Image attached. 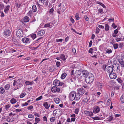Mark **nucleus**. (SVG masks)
I'll use <instances>...</instances> for the list:
<instances>
[{
    "mask_svg": "<svg viewBox=\"0 0 124 124\" xmlns=\"http://www.w3.org/2000/svg\"><path fill=\"white\" fill-rule=\"evenodd\" d=\"M94 79L93 75L91 73H89L87 76L86 77L85 80L86 83L90 84L93 81Z\"/></svg>",
    "mask_w": 124,
    "mask_h": 124,
    "instance_id": "nucleus-1",
    "label": "nucleus"
},
{
    "mask_svg": "<svg viewBox=\"0 0 124 124\" xmlns=\"http://www.w3.org/2000/svg\"><path fill=\"white\" fill-rule=\"evenodd\" d=\"M14 82L13 84V85L15 86L16 85L17 86H18L17 87V89H19L20 88L23 86V85L21 83L22 81L21 80L18 79L16 80H14Z\"/></svg>",
    "mask_w": 124,
    "mask_h": 124,
    "instance_id": "nucleus-2",
    "label": "nucleus"
},
{
    "mask_svg": "<svg viewBox=\"0 0 124 124\" xmlns=\"http://www.w3.org/2000/svg\"><path fill=\"white\" fill-rule=\"evenodd\" d=\"M53 115L54 116H60L62 114V112L60 109H57L54 110L53 111Z\"/></svg>",
    "mask_w": 124,
    "mask_h": 124,
    "instance_id": "nucleus-3",
    "label": "nucleus"
},
{
    "mask_svg": "<svg viewBox=\"0 0 124 124\" xmlns=\"http://www.w3.org/2000/svg\"><path fill=\"white\" fill-rule=\"evenodd\" d=\"M76 95V92L75 91H72L70 92L69 96V100L72 101L74 100Z\"/></svg>",
    "mask_w": 124,
    "mask_h": 124,
    "instance_id": "nucleus-4",
    "label": "nucleus"
},
{
    "mask_svg": "<svg viewBox=\"0 0 124 124\" xmlns=\"http://www.w3.org/2000/svg\"><path fill=\"white\" fill-rule=\"evenodd\" d=\"M17 36L19 37H21L23 36V31L21 29L18 30L16 32Z\"/></svg>",
    "mask_w": 124,
    "mask_h": 124,
    "instance_id": "nucleus-5",
    "label": "nucleus"
},
{
    "mask_svg": "<svg viewBox=\"0 0 124 124\" xmlns=\"http://www.w3.org/2000/svg\"><path fill=\"white\" fill-rule=\"evenodd\" d=\"M60 90V88H58L56 86H53L51 88V91L53 93H55L56 92H59Z\"/></svg>",
    "mask_w": 124,
    "mask_h": 124,
    "instance_id": "nucleus-6",
    "label": "nucleus"
},
{
    "mask_svg": "<svg viewBox=\"0 0 124 124\" xmlns=\"http://www.w3.org/2000/svg\"><path fill=\"white\" fill-rule=\"evenodd\" d=\"M84 113L86 116H93V112L91 111L85 110L84 112Z\"/></svg>",
    "mask_w": 124,
    "mask_h": 124,
    "instance_id": "nucleus-7",
    "label": "nucleus"
},
{
    "mask_svg": "<svg viewBox=\"0 0 124 124\" xmlns=\"http://www.w3.org/2000/svg\"><path fill=\"white\" fill-rule=\"evenodd\" d=\"M89 73H88L87 71L86 70H83L82 72L81 73L80 75H81L83 76L84 77H85V79L86 77L88 75V74Z\"/></svg>",
    "mask_w": 124,
    "mask_h": 124,
    "instance_id": "nucleus-8",
    "label": "nucleus"
},
{
    "mask_svg": "<svg viewBox=\"0 0 124 124\" xmlns=\"http://www.w3.org/2000/svg\"><path fill=\"white\" fill-rule=\"evenodd\" d=\"M77 91L78 93L81 95L85 93V90L82 88L78 89Z\"/></svg>",
    "mask_w": 124,
    "mask_h": 124,
    "instance_id": "nucleus-9",
    "label": "nucleus"
},
{
    "mask_svg": "<svg viewBox=\"0 0 124 124\" xmlns=\"http://www.w3.org/2000/svg\"><path fill=\"white\" fill-rule=\"evenodd\" d=\"M43 105L45 108L46 109H48L49 107H50V102H46L44 103L43 104Z\"/></svg>",
    "mask_w": 124,
    "mask_h": 124,
    "instance_id": "nucleus-10",
    "label": "nucleus"
},
{
    "mask_svg": "<svg viewBox=\"0 0 124 124\" xmlns=\"http://www.w3.org/2000/svg\"><path fill=\"white\" fill-rule=\"evenodd\" d=\"M100 108L99 107L97 106H96L93 109V112L95 114L98 113L100 111Z\"/></svg>",
    "mask_w": 124,
    "mask_h": 124,
    "instance_id": "nucleus-11",
    "label": "nucleus"
},
{
    "mask_svg": "<svg viewBox=\"0 0 124 124\" xmlns=\"http://www.w3.org/2000/svg\"><path fill=\"white\" fill-rule=\"evenodd\" d=\"M22 40L24 43H30V39L29 38L26 37L23 38L22 39Z\"/></svg>",
    "mask_w": 124,
    "mask_h": 124,
    "instance_id": "nucleus-12",
    "label": "nucleus"
},
{
    "mask_svg": "<svg viewBox=\"0 0 124 124\" xmlns=\"http://www.w3.org/2000/svg\"><path fill=\"white\" fill-rule=\"evenodd\" d=\"M109 76L111 79H115L116 77V75L114 73H111L109 75Z\"/></svg>",
    "mask_w": 124,
    "mask_h": 124,
    "instance_id": "nucleus-13",
    "label": "nucleus"
},
{
    "mask_svg": "<svg viewBox=\"0 0 124 124\" xmlns=\"http://www.w3.org/2000/svg\"><path fill=\"white\" fill-rule=\"evenodd\" d=\"M107 72L109 73H112V72L113 71V68L110 66H109L107 67Z\"/></svg>",
    "mask_w": 124,
    "mask_h": 124,
    "instance_id": "nucleus-14",
    "label": "nucleus"
},
{
    "mask_svg": "<svg viewBox=\"0 0 124 124\" xmlns=\"http://www.w3.org/2000/svg\"><path fill=\"white\" fill-rule=\"evenodd\" d=\"M45 32L44 30H41L37 33V35L39 36H42L45 34Z\"/></svg>",
    "mask_w": 124,
    "mask_h": 124,
    "instance_id": "nucleus-15",
    "label": "nucleus"
},
{
    "mask_svg": "<svg viewBox=\"0 0 124 124\" xmlns=\"http://www.w3.org/2000/svg\"><path fill=\"white\" fill-rule=\"evenodd\" d=\"M118 61L119 63L120 64L121 67L124 68V61L122 59H118Z\"/></svg>",
    "mask_w": 124,
    "mask_h": 124,
    "instance_id": "nucleus-16",
    "label": "nucleus"
},
{
    "mask_svg": "<svg viewBox=\"0 0 124 124\" xmlns=\"http://www.w3.org/2000/svg\"><path fill=\"white\" fill-rule=\"evenodd\" d=\"M4 33L5 35L8 36L10 34V31L8 30H5L4 32Z\"/></svg>",
    "mask_w": 124,
    "mask_h": 124,
    "instance_id": "nucleus-17",
    "label": "nucleus"
},
{
    "mask_svg": "<svg viewBox=\"0 0 124 124\" xmlns=\"http://www.w3.org/2000/svg\"><path fill=\"white\" fill-rule=\"evenodd\" d=\"M75 80V77H73L72 78L69 79H68V81L69 83L71 84L74 83Z\"/></svg>",
    "mask_w": 124,
    "mask_h": 124,
    "instance_id": "nucleus-18",
    "label": "nucleus"
},
{
    "mask_svg": "<svg viewBox=\"0 0 124 124\" xmlns=\"http://www.w3.org/2000/svg\"><path fill=\"white\" fill-rule=\"evenodd\" d=\"M60 81L57 79L55 80L53 82V84L54 85L57 86L59 85Z\"/></svg>",
    "mask_w": 124,
    "mask_h": 124,
    "instance_id": "nucleus-19",
    "label": "nucleus"
},
{
    "mask_svg": "<svg viewBox=\"0 0 124 124\" xmlns=\"http://www.w3.org/2000/svg\"><path fill=\"white\" fill-rule=\"evenodd\" d=\"M75 96V99H74L75 100L78 101L80 98L81 97L80 94L78 93H76V95Z\"/></svg>",
    "mask_w": 124,
    "mask_h": 124,
    "instance_id": "nucleus-20",
    "label": "nucleus"
},
{
    "mask_svg": "<svg viewBox=\"0 0 124 124\" xmlns=\"http://www.w3.org/2000/svg\"><path fill=\"white\" fill-rule=\"evenodd\" d=\"M71 119L72 122H74L76 119V115L75 114H73L70 115Z\"/></svg>",
    "mask_w": 124,
    "mask_h": 124,
    "instance_id": "nucleus-21",
    "label": "nucleus"
},
{
    "mask_svg": "<svg viewBox=\"0 0 124 124\" xmlns=\"http://www.w3.org/2000/svg\"><path fill=\"white\" fill-rule=\"evenodd\" d=\"M10 6L8 5L6 6L4 9V11L6 13H8V11L9 9Z\"/></svg>",
    "mask_w": 124,
    "mask_h": 124,
    "instance_id": "nucleus-22",
    "label": "nucleus"
},
{
    "mask_svg": "<svg viewBox=\"0 0 124 124\" xmlns=\"http://www.w3.org/2000/svg\"><path fill=\"white\" fill-rule=\"evenodd\" d=\"M96 85L98 86V87L101 89L103 85V84L99 82H97V83Z\"/></svg>",
    "mask_w": 124,
    "mask_h": 124,
    "instance_id": "nucleus-23",
    "label": "nucleus"
},
{
    "mask_svg": "<svg viewBox=\"0 0 124 124\" xmlns=\"http://www.w3.org/2000/svg\"><path fill=\"white\" fill-rule=\"evenodd\" d=\"M5 92V90L3 87H0V93L1 94H3Z\"/></svg>",
    "mask_w": 124,
    "mask_h": 124,
    "instance_id": "nucleus-24",
    "label": "nucleus"
},
{
    "mask_svg": "<svg viewBox=\"0 0 124 124\" xmlns=\"http://www.w3.org/2000/svg\"><path fill=\"white\" fill-rule=\"evenodd\" d=\"M105 30L106 31H108L109 30V27L108 24H106L105 25Z\"/></svg>",
    "mask_w": 124,
    "mask_h": 124,
    "instance_id": "nucleus-25",
    "label": "nucleus"
},
{
    "mask_svg": "<svg viewBox=\"0 0 124 124\" xmlns=\"http://www.w3.org/2000/svg\"><path fill=\"white\" fill-rule=\"evenodd\" d=\"M33 82H34L33 81L32 82H30L29 81H26L25 82V84L26 85H32L33 84Z\"/></svg>",
    "mask_w": 124,
    "mask_h": 124,
    "instance_id": "nucleus-26",
    "label": "nucleus"
},
{
    "mask_svg": "<svg viewBox=\"0 0 124 124\" xmlns=\"http://www.w3.org/2000/svg\"><path fill=\"white\" fill-rule=\"evenodd\" d=\"M54 101L56 103L58 104L60 101V100L59 98H57L54 99Z\"/></svg>",
    "mask_w": 124,
    "mask_h": 124,
    "instance_id": "nucleus-27",
    "label": "nucleus"
},
{
    "mask_svg": "<svg viewBox=\"0 0 124 124\" xmlns=\"http://www.w3.org/2000/svg\"><path fill=\"white\" fill-rule=\"evenodd\" d=\"M23 20L25 22H27L29 21V18L28 16H26L24 17Z\"/></svg>",
    "mask_w": 124,
    "mask_h": 124,
    "instance_id": "nucleus-28",
    "label": "nucleus"
},
{
    "mask_svg": "<svg viewBox=\"0 0 124 124\" xmlns=\"http://www.w3.org/2000/svg\"><path fill=\"white\" fill-rule=\"evenodd\" d=\"M10 101L11 103L12 104L16 103L17 102L16 100L14 98H12L11 99Z\"/></svg>",
    "mask_w": 124,
    "mask_h": 124,
    "instance_id": "nucleus-29",
    "label": "nucleus"
},
{
    "mask_svg": "<svg viewBox=\"0 0 124 124\" xmlns=\"http://www.w3.org/2000/svg\"><path fill=\"white\" fill-rule=\"evenodd\" d=\"M10 85L9 84L6 85L4 86V88L6 90H8L10 88Z\"/></svg>",
    "mask_w": 124,
    "mask_h": 124,
    "instance_id": "nucleus-30",
    "label": "nucleus"
},
{
    "mask_svg": "<svg viewBox=\"0 0 124 124\" xmlns=\"http://www.w3.org/2000/svg\"><path fill=\"white\" fill-rule=\"evenodd\" d=\"M32 11L33 12H35L37 11V7L35 5H33L32 7Z\"/></svg>",
    "mask_w": 124,
    "mask_h": 124,
    "instance_id": "nucleus-31",
    "label": "nucleus"
},
{
    "mask_svg": "<svg viewBox=\"0 0 124 124\" xmlns=\"http://www.w3.org/2000/svg\"><path fill=\"white\" fill-rule=\"evenodd\" d=\"M66 73H63L61 75V78L62 79H64L66 77Z\"/></svg>",
    "mask_w": 124,
    "mask_h": 124,
    "instance_id": "nucleus-32",
    "label": "nucleus"
},
{
    "mask_svg": "<svg viewBox=\"0 0 124 124\" xmlns=\"http://www.w3.org/2000/svg\"><path fill=\"white\" fill-rule=\"evenodd\" d=\"M124 40V36H123V38L120 37L119 38H116V40L117 42H119Z\"/></svg>",
    "mask_w": 124,
    "mask_h": 124,
    "instance_id": "nucleus-33",
    "label": "nucleus"
},
{
    "mask_svg": "<svg viewBox=\"0 0 124 124\" xmlns=\"http://www.w3.org/2000/svg\"><path fill=\"white\" fill-rule=\"evenodd\" d=\"M120 100L122 103H124V94H123L121 96L120 98Z\"/></svg>",
    "mask_w": 124,
    "mask_h": 124,
    "instance_id": "nucleus-34",
    "label": "nucleus"
},
{
    "mask_svg": "<svg viewBox=\"0 0 124 124\" xmlns=\"http://www.w3.org/2000/svg\"><path fill=\"white\" fill-rule=\"evenodd\" d=\"M60 58L63 61H65L66 59L65 56L63 54H62L61 55Z\"/></svg>",
    "mask_w": 124,
    "mask_h": 124,
    "instance_id": "nucleus-35",
    "label": "nucleus"
},
{
    "mask_svg": "<svg viewBox=\"0 0 124 124\" xmlns=\"http://www.w3.org/2000/svg\"><path fill=\"white\" fill-rule=\"evenodd\" d=\"M33 12L32 10L29 11L28 13V15L30 16H31L33 14Z\"/></svg>",
    "mask_w": 124,
    "mask_h": 124,
    "instance_id": "nucleus-36",
    "label": "nucleus"
},
{
    "mask_svg": "<svg viewBox=\"0 0 124 124\" xmlns=\"http://www.w3.org/2000/svg\"><path fill=\"white\" fill-rule=\"evenodd\" d=\"M114 48L115 49H117L118 47V45L117 43H115L113 45Z\"/></svg>",
    "mask_w": 124,
    "mask_h": 124,
    "instance_id": "nucleus-37",
    "label": "nucleus"
},
{
    "mask_svg": "<svg viewBox=\"0 0 124 124\" xmlns=\"http://www.w3.org/2000/svg\"><path fill=\"white\" fill-rule=\"evenodd\" d=\"M79 110L78 108H76L74 110V112L76 114H78L79 112Z\"/></svg>",
    "mask_w": 124,
    "mask_h": 124,
    "instance_id": "nucleus-38",
    "label": "nucleus"
},
{
    "mask_svg": "<svg viewBox=\"0 0 124 124\" xmlns=\"http://www.w3.org/2000/svg\"><path fill=\"white\" fill-rule=\"evenodd\" d=\"M75 17L76 20H78L80 19V17L79 16V14L78 13H77L76 14Z\"/></svg>",
    "mask_w": 124,
    "mask_h": 124,
    "instance_id": "nucleus-39",
    "label": "nucleus"
},
{
    "mask_svg": "<svg viewBox=\"0 0 124 124\" xmlns=\"http://www.w3.org/2000/svg\"><path fill=\"white\" fill-rule=\"evenodd\" d=\"M10 107V106L9 104L6 105L4 106L5 109L6 110H8Z\"/></svg>",
    "mask_w": 124,
    "mask_h": 124,
    "instance_id": "nucleus-40",
    "label": "nucleus"
},
{
    "mask_svg": "<svg viewBox=\"0 0 124 124\" xmlns=\"http://www.w3.org/2000/svg\"><path fill=\"white\" fill-rule=\"evenodd\" d=\"M55 120V117H52L50 119V120L51 122H53Z\"/></svg>",
    "mask_w": 124,
    "mask_h": 124,
    "instance_id": "nucleus-41",
    "label": "nucleus"
},
{
    "mask_svg": "<svg viewBox=\"0 0 124 124\" xmlns=\"http://www.w3.org/2000/svg\"><path fill=\"white\" fill-rule=\"evenodd\" d=\"M100 30L97 27L96 28L95 32L96 34H98L100 31Z\"/></svg>",
    "mask_w": 124,
    "mask_h": 124,
    "instance_id": "nucleus-42",
    "label": "nucleus"
},
{
    "mask_svg": "<svg viewBox=\"0 0 124 124\" xmlns=\"http://www.w3.org/2000/svg\"><path fill=\"white\" fill-rule=\"evenodd\" d=\"M35 120L36 123H37L40 120V119L38 117H36Z\"/></svg>",
    "mask_w": 124,
    "mask_h": 124,
    "instance_id": "nucleus-43",
    "label": "nucleus"
},
{
    "mask_svg": "<svg viewBox=\"0 0 124 124\" xmlns=\"http://www.w3.org/2000/svg\"><path fill=\"white\" fill-rule=\"evenodd\" d=\"M83 102L85 104L88 102V100L87 98H85L83 100Z\"/></svg>",
    "mask_w": 124,
    "mask_h": 124,
    "instance_id": "nucleus-44",
    "label": "nucleus"
},
{
    "mask_svg": "<svg viewBox=\"0 0 124 124\" xmlns=\"http://www.w3.org/2000/svg\"><path fill=\"white\" fill-rule=\"evenodd\" d=\"M112 52V50L109 49H108L106 51V53H108V54H109L111 53Z\"/></svg>",
    "mask_w": 124,
    "mask_h": 124,
    "instance_id": "nucleus-45",
    "label": "nucleus"
},
{
    "mask_svg": "<svg viewBox=\"0 0 124 124\" xmlns=\"http://www.w3.org/2000/svg\"><path fill=\"white\" fill-rule=\"evenodd\" d=\"M116 64L115 65H114L113 66V67L112 68H113V70H114V71H115V70L116 71Z\"/></svg>",
    "mask_w": 124,
    "mask_h": 124,
    "instance_id": "nucleus-46",
    "label": "nucleus"
},
{
    "mask_svg": "<svg viewBox=\"0 0 124 124\" xmlns=\"http://www.w3.org/2000/svg\"><path fill=\"white\" fill-rule=\"evenodd\" d=\"M54 68L52 67H51L49 69V71L50 72H53L54 71Z\"/></svg>",
    "mask_w": 124,
    "mask_h": 124,
    "instance_id": "nucleus-47",
    "label": "nucleus"
},
{
    "mask_svg": "<svg viewBox=\"0 0 124 124\" xmlns=\"http://www.w3.org/2000/svg\"><path fill=\"white\" fill-rule=\"evenodd\" d=\"M31 36L33 39H35L36 37V34H31Z\"/></svg>",
    "mask_w": 124,
    "mask_h": 124,
    "instance_id": "nucleus-48",
    "label": "nucleus"
},
{
    "mask_svg": "<svg viewBox=\"0 0 124 124\" xmlns=\"http://www.w3.org/2000/svg\"><path fill=\"white\" fill-rule=\"evenodd\" d=\"M42 98V95H41V96H40L39 97L37 98L36 99V101H39V100H41Z\"/></svg>",
    "mask_w": 124,
    "mask_h": 124,
    "instance_id": "nucleus-49",
    "label": "nucleus"
},
{
    "mask_svg": "<svg viewBox=\"0 0 124 124\" xmlns=\"http://www.w3.org/2000/svg\"><path fill=\"white\" fill-rule=\"evenodd\" d=\"M51 26L50 23L46 24L45 25V27H49Z\"/></svg>",
    "mask_w": 124,
    "mask_h": 124,
    "instance_id": "nucleus-50",
    "label": "nucleus"
},
{
    "mask_svg": "<svg viewBox=\"0 0 124 124\" xmlns=\"http://www.w3.org/2000/svg\"><path fill=\"white\" fill-rule=\"evenodd\" d=\"M25 93H22L21 94L20 96V97L21 98H23L25 96Z\"/></svg>",
    "mask_w": 124,
    "mask_h": 124,
    "instance_id": "nucleus-51",
    "label": "nucleus"
},
{
    "mask_svg": "<svg viewBox=\"0 0 124 124\" xmlns=\"http://www.w3.org/2000/svg\"><path fill=\"white\" fill-rule=\"evenodd\" d=\"M63 39H56V41L57 42H62V41Z\"/></svg>",
    "mask_w": 124,
    "mask_h": 124,
    "instance_id": "nucleus-52",
    "label": "nucleus"
},
{
    "mask_svg": "<svg viewBox=\"0 0 124 124\" xmlns=\"http://www.w3.org/2000/svg\"><path fill=\"white\" fill-rule=\"evenodd\" d=\"M113 118V117L112 116H110L109 117V119L108 120L109 121H111Z\"/></svg>",
    "mask_w": 124,
    "mask_h": 124,
    "instance_id": "nucleus-53",
    "label": "nucleus"
},
{
    "mask_svg": "<svg viewBox=\"0 0 124 124\" xmlns=\"http://www.w3.org/2000/svg\"><path fill=\"white\" fill-rule=\"evenodd\" d=\"M66 121L67 122L69 123H70L72 122L71 121V119L69 118H67Z\"/></svg>",
    "mask_w": 124,
    "mask_h": 124,
    "instance_id": "nucleus-54",
    "label": "nucleus"
},
{
    "mask_svg": "<svg viewBox=\"0 0 124 124\" xmlns=\"http://www.w3.org/2000/svg\"><path fill=\"white\" fill-rule=\"evenodd\" d=\"M49 2V1L48 0L46 1L45 3L44 2V4H43L45 6H47L48 5V3Z\"/></svg>",
    "mask_w": 124,
    "mask_h": 124,
    "instance_id": "nucleus-55",
    "label": "nucleus"
},
{
    "mask_svg": "<svg viewBox=\"0 0 124 124\" xmlns=\"http://www.w3.org/2000/svg\"><path fill=\"white\" fill-rule=\"evenodd\" d=\"M123 43H121L119 44V48H122L123 46Z\"/></svg>",
    "mask_w": 124,
    "mask_h": 124,
    "instance_id": "nucleus-56",
    "label": "nucleus"
},
{
    "mask_svg": "<svg viewBox=\"0 0 124 124\" xmlns=\"http://www.w3.org/2000/svg\"><path fill=\"white\" fill-rule=\"evenodd\" d=\"M60 62H56V65L57 67H59L60 65Z\"/></svg>",
    "mask_w": 124,
    "mask_h": 124,
    "instance_id": "nucleus-57",
    "label": "nucleus"
},
{
    "mask_svg": "<svg viewBox=\"0 0 124 124\" xmlns=\"http://www.w3.org/2000/svg\"><path fill=\"white\" fill-rule=\"evenodd\" d=\"M33 108V107L32 106H30L29 107H28V109L29 110H30Z\"/></svg>",
    "mask_w": 124,
    "mask_h": 124,
    "instance_id": "nucleus-58",
    "label": "nucleus"
},
{
    "mask_svg": "<svg viewBox=\"0 0 124 124\" xmlns=\"http://www.w3.org/2000/svg\"><path fill=\"white\" fill-rule=\"evenodd\" d=\"M93 49L92 48H90L88 51L89 53H92L93 51Z\"/></svg>",
    "mask_w": 124,
    "mask_h": 124,
    "instance_id": "nucleus-59",
    "label": "nucleus"
},
{
    "mask_svg": "<svg viewBox=\"0 0 124 124\" xmlns=\"http://www.w3.org/2000/svg\"><path fill=\"white\" fill-rule=\"evenodd\" d=\"M34 115L35 116L38 117H39L40 116V115H39V114L36 112L34 114Z\"/></svg>",
    "mask_w": 124,
    "mask_h": 124,
    "instance_id": "nucleus-60",
    "label": "nucleus"
},
{
    "mask_svg": "<svg viewBox=\"0 0 124 124\" xmlns=\"http://www.w3.org/2000/svg\"><path fill=\"white\" fill-rule=\"evenodd\" d=\"M112 26L114 29H115L117 26V25H115L114 23H113Z\"/></svg>",
    "mask_w": 124,
    "mask_h": 124,
    "instance_id": "nucleus-61",
    "label": "nucleus"
},
{
    "mask_svg": "<svg viewBox=\"0 0 124 124\" xmlns=\"http://www.w3.org/2000/svg\"><path fill=\"white\" fill-rule=\"evenodd\" d=\"M7 121L8 122H12V121L11 119L9 118L7 119Z\"/></svg>",
    "mask_w": 124,
    "mask_h": 124,
    "instance_id": "nucleus-62",
    "label": "nucleus"
},
{
    "mask_svg": "<svg viewBox=\"0 0 124 124\" xmlns=\"http://www.w3.org/2000/svg\"><path fill=\"white\" fill-rule=\"evenodd\" d=\"M28 105V104L27 102H25L24 103H23L22 104V105L23 106H27Z\"/></svg>",
    "mask_w": 124,
    "mask_h": 124,
    "instance_id": "nucleus-63",
    "label": "nucleus"
},
{
    "mask_svg": "<svg viewBox=\"0 0 124 124\" xmlns=\"http://www.w3.org/2000/svg\"><path fill=\"white\" fill-rule=\"evenodd\" d=\"M118 29H116L114 31V33L115 34H117L118 33Z\"/></svg>",
    "mask_w": 124,
    "mask_h": 124,
    "instance_id": "nucleus-64",
    "label": "nucleus"
}]
</instances>
